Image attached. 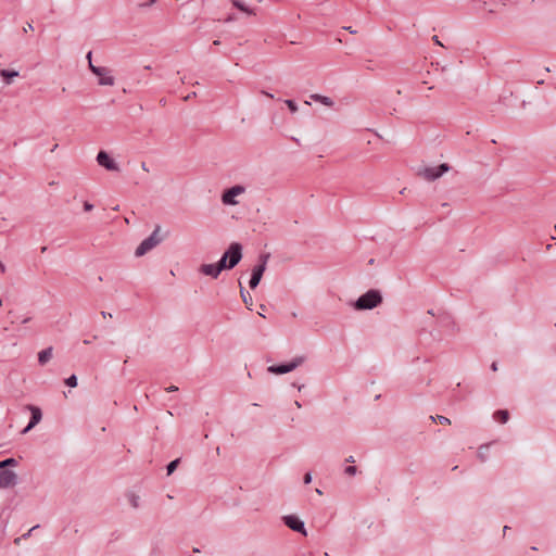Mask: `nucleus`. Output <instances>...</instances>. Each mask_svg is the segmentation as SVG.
<instances>
[{"label":"nucleus","instance_id":"nucleus-41","mask_svg":"<svg viewBox=\"0 0 556 556\" xmlns=\"http://www.w3.org/2000/svg\"><path fill=\"white\" fill-rule=\"evenodd\" d=\"M141 168L144 170V172H149V168L147 166V164L144 162L141 163Z\"/></svg>","mask_w":556,"mask_h":556},{"label":"nucleus","instance_id":"nucleus-23","mask_svg":"<svg viewBox=\"0 0 556 556\" xmlns=\"http://www.w3.org/2000/svg\"><path fill=\"white\" fill-rule=\"evenodd\" d=\"M3 468L5 467H15L17 466V460L15 458H7L2 460Z\"/></svg>","mask_w":556,"mask_h":556},{"label":"nucleus","instance_id":"nucleus-17","mask_svg":"<svg viewBox=\"0 0 556 556\" xmlns=\"http://www.w3.org/2000/svg\"><path fill=\"white\" fill-rule=\"evenodd\" d=\"M240 285V295L242 298V301L247 305L249 309H251V306L253 304L252 296L244 290L241 283Z\"/></svg>","mask_w":556,"mask_h":556},{"label":"nucleus","instance_id":"nucleus-27","mask_svg":"<svg viewBox=\"0 0 556 556\" xmlns=\"http://www.w3.org/2000/svg\"><path fill=\"white\" fill-rule=\"evenodd\" d=\"M38 527H39V526H34V527H33V528H31L27 533L23 534V535H22V538H16V539L14 540V543H16V544H17L22 539H28V538L30 536V533H31L35 529H37Z\"/></svg>","mask_w":556,"mask_h":556},{"label":"nucleus","instance_id":"nucleus-16","mask_svg":"<svg viewBox=\"0 0 556 556\" xmlns=\"http://www.w3.org/2000/svg\"><path fill=\"white\" fill-rule=\"evenodd\" d=\"M0 75L5 79V83L10 85L12 83V78L18 76L17 71H9V70H1Z\"/></svg>","mask_w":556,"mask_h":556},{"label":"nucleus","instance_id":"nucleus-11","mask_svg":"<svg viewBox=\"0 0 556 556\" xmlns=\"http://www.w3.org/2000/svg\"><path fill=\"white\" fill-rule=\"evenodd\" d=\"M97 162L100 166L111 172H118L119 166L117 163L110 157L105 151H100L97 155Z\"/></svg>","mask_w":556,"mask_h":556},{"label":"nucleus","instance_id":"nucleus-22","mask_svg":"<svg viewBox=\"0 0 556 556\" xmlns=\"http://www.w3.org/2000/svg\"><path fill=\"white\" fill-rule=\"evenodd\" d=\"M178 464H179V459L177 458V459L172 460L167 465L166 469H167V475L168 476L172 475L175 471V469L177 468Z\"/></svg>","mask_w":556,"mask_h":556},{"label":"nucleus","instance_id":"nucleus-42","mask_svg":"<svg viewBox=\"0 0 556 556\" xmlns=\"http://www.w3.org/2000/svg\"><path fill=\"white\" fill-rule=\"evenodd\" d=\"M0 269H1L2 273L5 271V266H4V264L1 261H0Z\"/></svg>","mask_w":556,"mask_h":556},{"label":"nucleus","instance_id":"nucleus-46","mask_svg":"<svg viewBox=\"0 0 556 556\" xmlns=\"http://www.w3.org/2000/svg\"><path fill=\"white\" fill-rule=\"evenodd\" d=\"M29 320H30V317H27V318L23 319V320H22V323H23V324H26V323H28Z\"/></svg>","mask_w":556,"mask_h":556},{"label":"nucleus","instance_id":"nucleus-15","mask_svg":"<svg viewBox=\"0 0 556 556\" xmlns=\"http://www.w3.org/2000/svg\"><path fill=\"white\" fill-rule=\"evenodd\" d=\"M311 99L316 101V102H320L321 104H324L326 106H332L333 105L332 99H330L329 97H326V96L314 93V94L311 96Z\"/></svg>","mask_w":556,"mask_h":556},{"label":"nucleus","instance_id":"nucleus-7","mask_svg":"<svg viewBox=\"0 0 556 556\" xmlns=\"http://www.w3.org/2000/svg\"><path fill=\"white\" fill-rule=\"evenodd\" d=\"M225 255L228 258L229 269H232L242 258V245L238 242H232L225 252Z\"/></svg>","mask_w":556,"mask_h":556},{"label":"nucleus","instance_id":"nucleus-14","mask_svg":"<svg viewBox=\"0 0 556 556\" xmlns=\"http://www.w3.org/2000/svg\"><path fill=\"white\" fill-rule=\"evenodd\" d=\"M52 346H49L38 353V362L40 365H46L52 358Z\"/></svg>","mask_w":556,"mask_h":556},{"label":"nucleus","instance_id":"nucleus-55","mask_svg":"<svg viewBox=\"0 0 556 556\" xmlns=\"http://www.w3.org/2000/svg\"><path fill=\"white\" fill-rule=\"evenodd\" d=\"M554 229H555V231H556V225H555Z\"/></svg>","mask_w":556,"mask_h":556},{"label":"nucleus","instance_id":"nucleus-34","mask_svg":"<svg viewBox=\"0 0 556 556\" xmlns=\"http://www.w3.org/2000/svg\"><path fill=\"white\" fill-rule=\"evenodd\" d=\"M23 30L25 33H27L28 30H33V24L31 23H26V25L24 26Z\"/></svg>","mask_w":556,"mask_h":556},{"label":"nucleus","instance_id":"nucleus-21","mask_svg":"<svg viewBox=\"0 0 556 556\" xmlns=\"http://www.w3.org/2000/svg\"><path fill=\"white\" fill-rule=\"evenodd\" d=\"M430 419L434 422H440L442 425H451V420L445 416H441V415L430 416Z\"/></svg>","mask_w":556,"mask_h":556},{"label":"nucleus","instance_id":"nucleus-10","mask_svg":"<svg viewBox=\"0 0 556 556\" xmlns=\"http://www.w3.org/2000/svg\"><path fill=\"white\" fill-rule=\"evenodd\" d=\"M17 483V475L10 469L0 471V489L15 486Z\"/></svg>","mask_w":556,"mask_h":556},{"label":"nucleus","instance_id":"nucleus-47","mask_svg":"<svg viewBox=\"0 0 556 556\" xmlns=\"http://www.w3.org/2000/svg\"><path fill=\"white\" fill-rule=\"evenodd\" d=\"M509 527L508 526H505L504 529H503V532L504 534L506 533V531H508Z\"/></svg>","mask_w":556,"mask_h":556},{"label":"nucleus","instance_id":"nucleus-54","mask_svg":"<svg viewBox=\"0 0 556 556\" xmlns=\"http://www.w3.org/2000/svg\"><path fill=\"white\" fill-rule=\"evenodd\" d=\"M502 1H503V4H505V1H506V0H502Z\"/></svg>","mask_w":556,"mask_h":556},{"label":"nucleus","instance_id":"nucleus-38","mask_svg":"<svg viewBox=\"0 0 556 556\" xmlns=\"http://www.w3.org/2000/svg\"><path fill=\"white\" fill-rule=\"evenodd\" d=\"M195 96H197V93H195V92H192V93H190V94L186 96V97L184 98V100H185V101H188V100H190L191 98H193V97H195Z\"/></svg>","mask_w":556,"mask_h":556},{"label":"nucleus","instance_id":"nucleus-20","mask_svg":"<svg viewBox=\"0 0 556 556\" xmlns=\"http://www.w3.org/2000/svg\"><path fill=\"white\" fill-rule=\"evenodd\" d=\"M227 260L228 258L224 253L223 256L220 257V260L217 263H215L216 267L218 268V270L220 273L225 269H229V264H228Z\"/></svg>","mask_w":556,"mask_h":556},{"label":"nucleus","instance_id":"nucleus-39","mask_svg":"<svg viewBox=\"0 0 556 556\" xmlns=\"http://www.w3.org/2000/svg\"><path fill=\"white\" fill-rule=\"evenodd\" d=\"M345 30H348L350 34H356V30L353 29L351 26L344 27Z\"/></svg>","mask_w":556,"mask_h":556},{"label":"nucleus","instance_id":"nucleus-25","mask_svg":"<svg viewBox=\"0 0 556 556\" xmlns=\"http://www.w3.org/2000/svg\"><path fill=\"white\" fill-rule=\"evenodd\" d=\"M65 383L71 388H75L77 386V377L75 375L70 376Z\"/></svg>","mask_w":556,"mask_h":556},{"label":"nucleus","instance_id":"nucleus-2","mask_svg":"<svg viewBox=\"0 0 556 556\" xmlns=\"http://www.w3.org/2000/svg\"><path fill=\"white\" fill-rule=\"evenodd\" d=\"M160 229V226H156L154 231L138 245L135 251L137 257L143 256L162 241V238L159 236Z\"/></svg>","mask_w":556,"mask_h":556},{"label":"nucleus","instance_id":"nucleus-37","mask_svg":"<svg viewBox=\"0 0 556 556\" xmlns=\"http://www.w3.org/2000/svg\"><path fill=\"white\" fill-rule=\"evenodd\" d=\"M491 369H492L493 371H497V369H498L497 362H493V363L491 364Z\"/></svg>","mask_w":556,"mask_h":556},{"label":"nucleus","instance_id":"nucleus-40","mask_svg":"<svg viewBox=\"0 0 556 556\" xmlns=\"http://www.w3.org/2000/svg\"><path fill=\"white\" fill-rule=\"evenodd\" d=\"M101 315H102V317H103V318H106V317H110V318H111V317H112V314H111V313H106V312H104V311H103V312H101Z\"/></svg>","mask_w":556,"mask_h":556},{"label":"nucleus","instance_id":"nucleus-9","mask_svg":"<svg viewBox=\"0 0 556 556\" xmlns=\"http://www.w3.org/2000/svg\"><path fill=\"white\" fill-rule=\"evenodd\" d=\"M282 520L287 527L291 530L296 531L303 535H306V530L304 527V522L299 519L295 515H287L282 517Z\"/></svg>","mask_w":556,"mask_h":556},{"label":"nucleus","instance_id":"nucleus-30","mask_svg":"<svg viewBox=\"0 0 556 556\" xmlns=\"http://www.w3.org/2000/svg\"><path fill=\"white\" fill-rule=\"evenodd\" d=\"M303 481H304V483H305V484L311 483V481H312V475H311L309 472L305 473V475H304V478H303Z\"/></svg>","mask_w":556,"mask_h":556},{"label":"nucleus","instance_id":"nucleus-36","mask_svg":"<svg viewBox=\"0 0 556 556\" xmlns=\"http://www.w3.org/2000/svg\"><path fill=\"white\" fill-rule=\"evenodd\" d=\"M87 60H88V64L90 65V63H92L91 59H92V52L89 51L86 55Z\"/></svg>","mask_w":556,"mask_h":556},{"label":"nucleus","instance_id":"nucleus-18","mask_svg":"<svg viewBox=\"0 0 556 556\" xmlns=\"http://www.w3.org/2000/svg\"><path fill=\"white\" fill-rule=\"evenodd\" d=\"M494 418L497 421H500L502 424H505L509 419V413L506 409H500V410L494 413Z\"/></svg>","mask_w":556,"mask_h":556},{"label":"nucleus","instance_id":"nucleus-53","mask_svg":"<svg viewBox=\"0 0 556 556\" xmlns=\"http://www.w3.org/2000/svg\"><path fill=\"white\" fill-rule=\"evenodd\" d=\"M405 190H406L405 188H404V189H402L400 193H401V194L405 193Z\"/></svg>","mask_w":556,"mask_h":556},{"label":"nucleus","instance_id":"nucleus-6","mask_svg":"<svg viewBox=\"0 0 556 556\" xmlns=\"http://www.w3.org/2000/svg\"><path fill=\"white\" fill-rule=\"evenodd\" d=\"M90 71L99 77L100 86H113L115 84V79L111 75V70L108 67L96 66L90 63Z\"/></svg>","mask_w":556,"mask_h":556},{"label":"nucleus","instance_id":"nucleus-48","mask_svg":"<svg viewBox=\"0 0 556 556\" xmlns=\"http://www.w3.org/2000/svg\"><path fill=\"white\" fill-rule=\"evenodd\" d=\"M91 340H84V344H90Z\"/></svg>","mask_w":556,"mask_h":556},{"label":"nucleus","instance_id":"nucleus-45","mask_svg":"<svg viewBox=\"0 0 556 556\" xmlns=\"http://www.w3.org/2000/svg\"><path fill=\"white\" fill-rule=\"evenodd\" d=\"M346 462H348V463H354V457H353V456L348 457V458H346Z\"/></svg>","mask_w":556,"mask_h":556},{"label":"nucleus","instance_id":"nucleus-43","mask_svg":"<svg viewBox=\"0 0 556 556\" xmlns=\"http://www.w3.org/2000/svg\"><path fill=\"white\" fill-rule=\"evenodd\" d=\"M0 269H1L2 273L5 271V266H4V264L1 261H0Z\"/></svg>","mask_w":556,"mask_h":556},{"label":"nucleus","instance_id":"nucleus-24","mask_svg":"<svg viewBox=\"0 0 556 556\" xmlns=\"http://www.w3.org/2000/svg\"><path fill=\"white\" fill-rule=\"evenodd\" d=\"M483 450H488V445H482L478 450V458L481 462H485L486 460V454L483 452Z\"/></svg>","mask_w":556,"mask_h":556},{"label":"nucleus","instance_id":"nucleus-19","mask_svg":"<svg viewBox=\"0 0 556 556\" xmlns=\"http://www.w3.org/2000/svg\"><path fill=\"white\" fill-rule=\"evenodd\" d=\"M232 4L240 11L254 15L255 12L252 9H249L241 0H232Z\"/></svg>","mask_w":556,"mask_h":556},{"label":"nucleus","instance_id":"nucleus-50","mask_svg":"<svg viewBox=\"0 0 556 556\" xmlns=\"http://www.w3.org/2000/svg\"><path fill=\"white\" fill-rule=\"evenodd\" d=\"M193 553H200L199 548H193Z\"/></svg>","mask_w":556,"mask_h":556},{"label":"nucleus","instance_id":"nucleus-5","mask_svg":"<svg viewBox=\"0 0 556 556\" xmlns=\"http://www.w3.org/2000/svg\"><path fill=\"white\" fill-rule=\"evenodd\" d=\"M268 258H269V254L261 255L260 264L253 267L251 279L249 281V286L251 289H255L258 286L262 277H263V274L266 269V264H267Z\"/></svg>","mask_w":556,"mask_h":556},{"label":"nucleus","instance_id":"nucleus-33","mask_svg":"<svg viewBox=\"0 0 556 556\" xmlns=\"http://www.w3.org/2000/svg\"><path fill=\"white\" fill-rule=\"evenodd\" d=\"M432 40L435 45H438L440 47H444L437 35L432 36Z\"/></svg>","mask_w":556,"mask_h":556},{"label":"nucleus","instance_id":"nucleus-13","mask_svg":"<svg viewBox=\"0 0 556 556\" xmlns=\"http://www.w3.org/2000/svg\"><path fill=\"white\" fill-rule=\"evenodd\" d=\"M199 271L203 275L211 276L214 279H216L220 274L215 264H202Z\"/></svg>","mask_w":556,"mask_h":556},{"label":"nucleus","instance_id":"nucleus-4","mask_svg":"<svg viewBox=\"0 0 556 556\" xmlns=\"http://www.w3.org/2000/svg\"><path fill=\"white\" fill-rule=\"evenodd\" d=\"M450 170V165L442 163L437 167H424L418 170V176L422 177L428 181H433L440 178L443 174Z\"/></svg>","mask_w":556,"mask_h":556},{"label":"nucleus","instance_id":"nucleus-52","mask_svg":"<svg viewBox=\"0 0 556 556\" xmlns=\"http://www.w3.org/2000/svg\"><path fill=\"white\" fill-rule=\"evenodd\" d=\"M1 469L5 470V469L3 468L2 462H0V470H1Z\"/></svg>","mask_w":556,"mask_h":556},{"label":"nucleus","instance_id":"nucleus-8","mask_svg":"<svg viewBox=\"0 0 556 556\" xmlns=\"http://www.w3.org/2000/svg\"><path fill=\"white\" fill-rule=\"evenodd\" d=\"M244 192V187L242 186H233L229 189H227L223 195H222V201L224 204L226 205H236L237 204V201L235 200V198L237 195H240Z\"/></svg>","mask_w":556,"mask_h":556},{"label":"nucleus","instance_id":"nucleus-29","mask_svg":"<svg viewBox=\"0 0 556 556\" xmlns=\"http://www.w3.org/2000/svg\"><path fill=\"white\" fill-rule=\"evenodd\" d=\"M92 208H93V204L89 203L88 201H86V202L84 203V210H85L86 212H90Z\"/></svg>","mask_w":556,"mask_h":556},{"label":"nucleus","instance_id":"nucleus-28","mask_svg":"<svg viewBox=\"0 0 556 556\" xmlns=\"http://www.w3.org/2000/svg\"><path fill=\"white\" fill-rule=\"evenodd\" d=\"M357 471V468L355 466H348L345 469H344V472L349 476H354Z\"/></svg>","mask_w":556,"mask_h":556},{"label":"nucleus","instance_id":"nucleus-51","mask_svg":"<svg viewBox=\"0 0 556 556\" xmlns=\"http://www.w3.org/2000/svg\"><path fill=\"white\" fill-rule=\"evenodd\" d=\"M46 250H47V247L41 248V252H46Z\"/></svg>","mask_w":556,"mask_h":556},{"label":"nucleus","instance_id":"nucleus-1","mask_svg":"<svg viewBox=\"0 0 556 556\" xmlns=\"http://www.w3.org/2000/svg\"><path fill=\"white\" fill-rule=\"evenodd\" d=\"M382 302V296L378 290L371 289L361 295L354 303V307L358 311L372 309Z\"/></svg>","mask_w":556,"mask_h":556},{"label":"nucleus","instance_id":"nucleus-49","mask_svg":"<svg viewBox=\"0 0 556 556\" xmlns=\"http://www.w3.org/2000/svg\"><path fill=\"white\" fill-rule=\"evenodd\" d=\"M294 404H295L298 407H301V404H300V402H299V401H295V403H294Z\"/></svg>","mask_w":556,"mask_h":556},{"label":"nucleus","instance_id":"nucleus-12","mask_svg":"<svg viewBox=\"0 0 556 556\" xmlns=\"http://www.w3.org/2000/svg\"><path fill=\"white\" fill-rule=\"evenodd\" d=\"M26 408L31 413V417L29 424L22 430V434H25L28 431H30L37 424L40 422L42 418V413L39 407L34 405H27Z\"/></svg>","mask_w":556,"mask_h":556},{"label":"nucleus","instance_id":"nucleus-3","mask_svg":"<svg viewBox=\"0 0 556 556\" xmlns=\"http://www.w3.org/2000/svg\"><path fill=\"white\" fill-rule=\"evenodd\" d=\"M306 361L305 356H296L288 364L280 365H271L267 368V371L275 375H283L288 374L299 366H301Z\"/></svg>","mask_w":556,"mask_h":556},{"label":"nucleus","instance_id":"nucleus-31","mask_svg":"<svg viewBox=\"0 0 556 556\" xmlns=\"http://www.w3.org/2000/svg\"><path fill=\"white\" fill-rule=\"evenodd\" d=\"M138 500H139V497H138V496H136V495H132V496H131L130 502H131V505H132L135 508H136V507H138Z\"/></svg>","mask_w":556,"mask_h":556},{"label":"nucleus","instance_id":"nucleus-44","mask_svg":"<svg viewBox=\"0 0 556 556\" xmlns=\"http://www.w3.org/2000/svg\"><path fill=\"white\" fill-rule=\"evenodd\" d=\"M263 94H265L266 97L271 98V99L274 98V96L271 93L266 92V91H263Z\"/></svg>","mask_w":556,"mask_h":556},{"label":"nucleus","instance_id":"nucleus-32","mask_svg":"<svg viewBox=\"0 0 556 556\" xmlns=\"http://www.w3.org/2000/svg\"><path fill=\"white\" fill-rule=\"evenodd\" d=\"M157 0H149L147 3H141L139 4V7L141 8H144V7H151L153 5L154 3H156Z\"/></svg>","mask_w":556,"mask_h":556},{"label":"nucleus","instance_id":"nucleus-35","mask_svg":"<svg viewBox=\"0 0 556 556\" xmlns=\"http://www.w3.org/2000/svg\"><path fill=\"white\" fill-rule=\"evenodd\" d=\"M166 391L167 392H176V391H178V388L176 386H170V387L166 388Z\"/></svg>","mask_w":556,"mask_h":556},{"label":"nucleus","instance_id":"nucleus-26","mask_svg":"<svg viewBox=\"0 0 556 556\" xmlns=\"http://www.w3.org/2000/svg\"><path fill=\"white\" fill-rule=\"evenodd\" d=\"M285 103L292 113H295L298 111V105L293 100H286Z\"/></svg>","mask_w":556,"mask_h":556}]
</instances>
